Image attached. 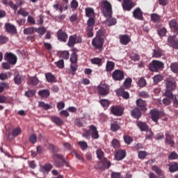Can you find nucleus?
<instances>
[{
    "instance_id": "nucleus-1",
    "label": "nucleus",
    "mask_w": 178,
    "mask_h": 178,
    "mask_svg": "<svg viewBox=\"0 0 178 178\" xmlns=\"http://www.w3.org/2000/svg\"><path fill=\"white\" fill-rule=\"evenodd\" d=\"M86 17H89L87 22V27L86 29L87 35L89 38L94 37V26H95V19L94 17L95 16V12L92 8H86Z\"/></svg>"
},
{
    "instance_id": "nucleus-2",
    "label": "nucleus",
    "mask_w": 178,
    "mask_h": 178,
    "mask_svg": "<svg viewBox=\"0 0 178 178\" xmlns=\"http://www.w3.org/2000/svg\"><path fill=\"white\" fill-rule=\"evenodd\" d=\"M52 159L51 161L54 166L56 168H63L65 165L67 168H69V163L66 161L65 158H63V155L60 154H54L52 155Z\"/></svg>"
},
{
    "instance_id": "nucleus-3",
    "label": "nucleus",
    "mask_w": 178,
    "mask_h": 178,
    "mask_svg": "<svg viewBox=\"0 0 178 178\" xmlns=\"http://www.w3.org/2000/svg\"><path fill=\"white\" fill-rule=\"evenodd\" d=\"M100 6L104 16H111L112 15V4L108 0L101 1Z\"/></svg>"
},
{
    "instance_id": "nucleus-4",
    "label": "nucleus",
    "mask_w": 178,
    "mask_h": 178,
    "mask_svg": "<svg viewBox=\"0 0 178 178\" xmlns=\"http://www.w3.org/2000/svg\"><path fill=\"white\" fill-rule=\"evenodd\" d=\"M164 64L162 61L154 60L149 65V69L151 72H158L159 69L163 68Z\"/></svg>"
},
{
    "instance_id": "nucleus-5",
    "label": "nucleus",
    "mask_w": 178,
    "mask_h": 178,
    "mask_svg": "<svg viewBox=\"0 0 178 178\" xmlns=\"http://www.w3.org/2000/svg\"><path fill=\"white\" fill-rule=\"evenodd\" d=\"M104 42H105L104 38H95L92 39V44L95 49H99V51H101L104 47Z\"/></svg>"
},
{
    "instance_id": "nucleus-6",
    "label": "nucleus",
    "mask_w": 178,
    "mask_h": 178,
    "mask_svg": "<svg viewBox=\"0 0 178 178\" xmlns=\"http://www.w3.org/2000/svg\"><path fill=\"white\" fill-rule=\"evenodd\" d=\"M165 86L166 90H176V87H177L176 83V80H175L174 77H168L165 79Z\"/></svg>"
},
{
    "instance_id": "nucleus-7",
    "label": "nucleus",
    "mask_w": 178,
    "mask_h": 178,
    "mask_svg": "<svg viewBox=\"0 0 178 178\" xmlns=\"http://www.w3.org/2000/svg\"><path fill=\"white\" fill-rule=\"evenodd\" d=\"M97 92L102 97H106L109 94V86L106 84H101L97 86Z\"/></svg>"
},
{
    "instance_id": "nucleus-8",
    "label": "nucleus",
    "mask_w": 178,
    "mask_h": 178,
    "mask_svg": "<svg viewBox=\"0 0 178 178\" xmlns=\"http://www.w3.org/2000/svg\"><path fill=\"white\" fill-rule=\"evenodd\" d=\"M122 6L123 10L130 12V10H131V9L136 6V3H134V2H133L131 0H123Z\"/></svg>"
},
{
    "instance_id": "nucleus-9",
    "label": "nucleus",
    "mask_w": 178,
    "mask_h": 178,
    "mask_svg": "<svg viewBox=\"0 0 178 178\" xmlns=\"http://www.w3.org/2000/svg\"><path fill=\"white\" fill-rule=\"evenodd\" d=\"M113 80L122 81L124 79V72L120 70H115L112 74Z\"/></svg>"
},
{
    "instance_id": "nucleus-10",
    "label": "nucleus",
    "mask_w": 178,
    "mask_h": 178,
    "mask_svg": "<svg viewBox=\"0 0 178 178\" xmlns=\"http://www.w3.org/2000/svg\"><path fill=\"white\" fill-rule=\"evenodd\" d=\"M4 59L11 65H16L17 62V57L13 53H6Z\"/></svg>"
},
{
    "instance_id": "nucleus-11",
    "label": "nucleus",
    "mask_w": 178,
    "mask_h": 178,
    "mask_svg": "<svg viewBox=\"0 0 178 178\" xmlns=\"http://www.w3.org/2000/svg\"><path fill=\"white\" fill-rule=\"evenodd\" d=\"M57 38L61 42H66L68 38L67 33L65 31L60 29L57 32Z\"/></svg>"
},
{
    "instance_id": "nucleus-12",
    "label": "nucleus",
    "mask_w": 178,
    "mask_h": 178,
    "mask_svg": "<svg viewBox=\"0 0 178 178\" xmlns=\"http://www.w3.org/2000/svg\"><path fill=\"white\" fill-rule=\"evenodd\" d=\"M133 17L134 19H136V20H140L143 21L144 20V16L143 15V10L140 7L136 8L134 11H133Z\"/></svg>"
},
{
    "instance_id": "nucleus-13",
    "label": "nucleus",
    "mask_w": 178,
    "mask_h": 178,
    "mask_svg": "<svg viewBox=\"0 0 178 178\" xmlns=\"http://www.w3.org/2000/svg\"><path fill=\"white\" fill-rule=\"evenodd\" d=\"M136 106L142 112H147V102L141 99H138L136 100Z\"/></svg>"
},
{
    "instance_id": "nucleus-14",
    "label": "nucleus",
    "mask_w": 178,
    "mask_h": 178,
    "mask_svg": "<svg viewBox=\"0 0 178 178\" xmlns=\"http://www.w3.org/2000/svg\"><path fill=\"white\" fill-rule=\"evenodd\" d=\"M149 115L151 116L152 120H153V122H154L155 123H158V120H159L161 113L156 109H153L150 111Z\"/></svg>"
},
{
    "instance_id": "nucleus-15",
    "label": "nucleus",
    "mask_w": 178,
    "mask_h": 178,
    "mask_svg": "<svg viewBox=\"0 0 178 178\" xmlns=\"http://www.w3.org/2000/svg\"><path fill=\"white\" fill-rule=\"evenodd\" d=\"M4 29L6 33H9L10 34H16V33H17V29H16V26L11 24L10 23H6L4 25Z\"/></svg>"
},
{
    "instance_id": "nucleus-16",
    "label": "nucleus",
    "mask_w": 178,
    "mask_h": 178,
    "mask_svg": "<svg viewBox=\"0 0 178 178\" xmlns=\"http://www.w3.org/2000/svg\"><path fill=\"white\" fill-rule=\"evenodd\" d=\"M173 134L170 131L165 132V143L170 145V147H173L175 145V140L173 139Z\"/></svg>"
},
{
    "instance_id": "nucleus-17",
    "label": "nucleus",
    "mask_w": 178,
    "mask_h": 178,
    "mask_svg": "<svg viewBox=\"0 0 178 178\" xmlns=\"http://www.w3.org/2000/svg\"><path fill=\"white\" fill-rule=\"evenodd\" d=\"M176 35L170 36L168 38V43L170 47L174 48V49H178V40H175Z\"/></svg>"
},
{
    "instance_id": "nucleus-18",
    "label": "nucleus",
    "mask_w": 178,
    "mask_h": 178,
    "mask_svg": "<svg viewBox=\"0 0 178 178\" xmlns=\"http://www.w3.org/2000/svg\"><path fill=\"white\" fill-rule=\"evenodd\" d=\"M89 130L91 134V137L93 140H98L99 138V134H98V130H97V127L95 125H90L89 127Z\"/></svg>"
},
{
    "instance_id": "nucleus-19",
    "label": "nucleus",
    "mask_w": 178,
    "mask_h": 178,
    "mask_svg": "<svg viewBox=\"0 0 178 178\" xmlns=\"http://www.w3.org/2000/svg\"><path fill=\"white\" fill-rule=\"evenodd\" d=\"M111 113L115 116H122L123 115V108L120 106H113L111 107Z\"/></svg>"
},
{
    "instance_id": "nucleus-20",
    "label": "nucleus",
    "mask_w": 178,
    "mask_h": 178,
    "mask_svg": "<svg viewBox=\"0 0 178 178\" xmlns=\"http://www.w3.org/2000/svg\"><path fill=\"white\" fill-rule=\"evenodd\" d=\"M116 161H123L126 158V150L118 149L115 154Z\"/></svg>"
},
{
    "instance_id": "nucleus-21",
    "label": "nucleus",
    "mask_w": 178,
    "mask_h": 178,
    "mask_svg": "<svg viewBox=\"0 0 178 178\" xmlns=\"http://www.w3.org/2000/svg\"><path fill=\"white\" fill-rule=\"evenodd\" d=\"M106 17V24L108 27H111L112 26H115L118 22L116 21V18L112 17V14H110L108 16H104Z\"/></svg>"
},
{
    "instance_id": "nucleus-22",
    "label": "nucleus",
    "mask_w": 178,
    "mask_h": 178,
    "mask_svg": "<svg viewBox=\"0 0 178 178\" xmlns=\"http://www.w3.org/2000/svg\"><path fill=\"white\" fill-rule=\"evenodd\" d=\"M54 168V165L49 163H47L44 165V166H42L40 168V172L42 173H49L51 170H52V168Z\"/></svg>"
},
{
    "instance_id": "nucleus-23",
    "label": "nucleus",
    "mask_w": 178,
    "mask_h": 178,
    "mask_svg": "<svg viewBox=\"0 0 178 178\" xmlns=\"http://www.w3.org/2000/svg\"><path fill=\"white\" fill-rule=\"evenodd\" d=\"M169 26H170V29H172V30H173L175 34L178 35V23H177V21H176V19H172L169 22Z\"/></svg>"
},
{
    "instance_id": "nucleus-24",
    "label": "nucleus",
    "mask_w": 178,
    "mask_h": 178,
    "mask_svg": "<svg viewBox=\"0 0 178 178\" xmlns=\"http://www.w3.org/2000/svg\"><path fill=\"white\" fill-rule=\"evenodd\" d=\"M102 168L101 170H106L108 168H111V161H108L106 158H103L101 161Z\"/></svg>"
},
{
    "instance_id": "nucleus-25",
    "label": "nucleus",
    "mask_w": 178,
    "mask_h": 178,
    "mask_svg": "<svg viewBox=\"0 0 178 178\" xmlns=\"http://www.w3.org/2000/svg\"><path fill=\"white\" fill-rule=\"evenodd\" d=\"M45 79L47 83H56V77L51 72L45 73Z\"/></svg>"
},
{
    "instance_id": "nucleus-26",
    "label": "nucleus",
    "mask_w": 178,
    "mask_h": 178,
    "mask_svg": "<svg viewBox=\"0 0 178 178\" xmlns=\"http://www.w3.org/2000/svg\"><path fill=\"white\" fill-rule=\"evenodd\" d=\"M131 115L134 119H140L141 118V111L138 108H136L131 111Z\"/></svg>"
},
{
    "instance_id": "nucleus-27",
    "label": "nucleus",
    "mask_w": 178,
    "mask_h": 178,
    "mask_svg": "<svg viewBox=\"0 0 178 178\" xmlns=\"http://www.w3.org/2000/svg\"><path fill=\"white\" fill-rule=\"evenodd\" d=\"M152 169L154 172L156 173L159 178H165V174L163 173V171H162V170L159 168V167L156 165H153L152 167Z\"/></svg>"
},
{
    "instance_id": "nucleus-28",
    "label": "nucleus",
    "mask_w": 178,
    "mask_h": 178,
    "mask_svg": "<svg viewBox=\"0 0 178 178\" xmlns=\"http://www.w3.org/2000/svg\"><path fill=\"white\" fill-rule=\"evenodd\" d=\"M130 36L128 35H123L120 37V41L122 45H127L130 42Z\"/></svg>"
},
{
    "instance_id": "nucleus-29",
    "label": "nucleus",
    "mask_w": 178,
    "mask_h": 178,
    "mask_svg": "<svg viewBox=\"0 0 178 178\" xmlns=\"http://www.w3.org/2000/svg\"><path fill=\"white\" fill-rule=\"evenodd\" d=\"M79 50H77V49L76 48H73L72 49V54H71L70 60L71 62V63H77V54L76 52H77Z\"/></svg>"
},
{
    "instance_id": "nucleus-30",
    "label": "nucleus",
    "mask_w": 178,
    "mask_h": 178,
    "mask_svg": "<svg viewBox=\"0 0 178 178\" xmlns=\"http://www.w3.org/2000/svg\"><path fill=\"white\" fill-rule=\"evenodd\" d=\"M25 79H26L25 76L19 75V74H17L16 76L14 77L15 84H17V86H20L23 80H24Z\"/></svg>"
},
{
    "instance_id": "nucleus-31",
    "label": "nucleus",
    "mask_w": 178,
    "mask_h": 178,
    "mask_svg": "<svg viewBox=\"0 0 178 178\" xmlns=\"http://www.w3.org/2000/svg\"><path fill=\"white\" fill-rule=\"evenodd\" d=\"M136 124L141 131H148V125L145 122L138 121Z\"/></svg>"
},
{
    "instance_id": "nucleus-32",
    "label": "nucleus",
    "mask_w": 178,
    "mask_h": 178,
    "mask_svg": "<svg viewBox=\"0 0 178 178\" xmlns=\"http://www.w3.org/2000/svg\"><path fill=\"white\" fill-rule=\"evenodd\" d=\"M38 94V95H40V97H43V98H48V97L51 95V92L48 89H43V90H39Z\"/></svg>"
},
{
    "instance_id": "nucleus-33",
    "label": "nucleus",
    "mask_w": 178,
    "mask_h": 178,
    "mask_svg": "<svg viewBox=\"0 0 178 178\" xmlns=\"http://www.w3.org/2000/svg\"><path fill=\"white\" fill-rule=\"evenodd\" d=\"M51 120L53 123H55L56 126H62L63 124V120L60 119V118L53 116L51 118Z\"/></svg>"
},
{
    "instance_id": "nucleus-34",
    "label": "nucleus",
    "mask_w": 178,
    "mask_h": 178,
    "mask_svg": "<svg viewBox=\"0 0 178 178\" xmlns=\"http://www.w3.org/2000/svg\"><path fill=\"white\" fill-rule=\"evenodd\" d=\"M115 69V63L113 61H107L106 65V72H112Z\"/></svg>"
},
{
    "instance_id": "nucleus-35",
    "label": "nucleus",
    "mask_w": 178,
    "mask_h": 178,
    "mask_svg": "<svg viewBox=\"0 0 178 178\" xmlns=\"http://www.w3.org/2000/svg\"><path fill=\"white\" fill-rule=\"evenodd\" d=\"M29 84H31V86H37L38 83H40V80H38V78L37 76H31L29 78Z\"/></svg>"
},
{
    "instance_id": "nucleus-36",
    "label": "nucleus",
    "mask_w": 178,
    "mask_h": 178,
    "mask_svg": "<svg viewBox=\"0 0 178 178\" xmlns=\"http://www.w3.org/2000/svg\"><path fill=\"white\" fill-rule=\"evenodd\" d=\"M13 102V99L10 98L9 99L8 97L1 95L0 96V104H12Z\"/></svg>"
},
{
    "instance_id": "nucleus-37",
    "label": "nucleus",
    "mask_w": 178,
    "mask_h": 178,
    "mask_svg": "<svg viewBox=\"0 0 178 178\" xmlns=\"http://www.w3.org/2000/svg\"><path fill=\"white\" fill-rule=\"evenodd\" d=\"M76 44V35H70L67 42L68 47H73Z\"/></svg>"
},
{
    "instance_id": "nucleus-38",
    "label": "nucleus",
    "mask_w": 178,
    "mask_h": 178,
    "mask_svg": "<svg viewBox=\"0 0 178 178\" xmlns=\"http://www.w3.org/2000/svg\"><path fill=\"white\" fill-rule=\"evenodd\" d=\"M150 17L153 23H159L161 22V16L156 13L151 14Z\"/></svg>"
},
{
    "instance_id": "nucleus-39",
    "label": "nucleus",
    "mask_w": 178,
    "mask_h": 178,
    "mask_svg": "<svg viewBox=\"0 0 178 178\" xmlns=\"http://www.w3.org/2000/svg\"><path fill=\"white\" fill-rule=\"evenodd\" d=\"M35 33V28L28 27L24 29V34L25 35H30L31 34H34Z\"/></svg>"
},
{
    "instance_id": "nucleus-40",
    "label": "nucleus",
    "mask_w": 178,
    "mask_h": 178,
    "mask_svg": "<svg viewBox=\"0 0 178 178\" xmlns=\"http://www.w3.org/2000/svg\"><path fill=\"white\" fill-rule=\"evenodd\" d=\"M78 67L77 63H71L70 72L72 76H74Z\"/></svg>"
},
{
    "instance_id": "nucleus-41",
    "label": "nucleus",
    "mask_w": 178,
    "mask_h": 178,
    "mask_svg": "<svg viewBox=\"0 0 178 178\" xmlns=\"http://www.w3.org/2000/svg\"><path fill=\"white\" fill-rule=\"evenodd\" d=\"M92 65H97V66H102V59L100 58H93L90 60Z\"/></svg>"
},
{
    "instance_id": "nucleus-42",
    "label": "nucleus",
    "mask_w": 178,
    "mask_h": 178,
    "mask_svg": "<svg viewBox=\"0 0 178 178\" xmlns=\"http://www.w3.org/2000/svg\"><path fill=\"white\" fill-rule=\"evenodd\" d=\"M163 51L161 49H156L153 51V57L154 58H161L162 56V54Z\"/></svg>"
},
{
    "instance_id": "nucleus-43",
    "label": "nucleus",
    "mask_w": 178,
    "mask_h": 178,
    "mask_svg": "<svg viewBox=\"0 0 178 178\" xmlns=\"http://www.w3.org/2000/svg\"><path fill=\"white\" fill-rule=\"evenodd\" d=\"M35 32L40 34V35H44V34L47 33V29L45 27H39L38 29L35 28Z\"/></svg>"
},
{
    "instance_id": "nucleus-44",
    "label": "nucleus",
    "mask_w": 178,
    "mask_h": 178,
    "mask_svg": "<svg viewBox=\"0 0 178 178\" xmlns=\"http://www.w3.org/2000/svg\"><path fill=\"white\" fill-rule=\"evenodd\" d=\"M39 106L40 108H43V109H44V111H48V109H51V106L48 104H45V102H39Z\"/></svg>"
},
{
    "instance_id": "nucleus-45",
    "label": "nucleus",
    "mask_w": 178,
    "mask_h": 178,
    "mask_svg": "<svg viewBox=\"0 0 178 178\" xmlns=\"http://www.w3.org/2000/svg\"><path fill=\"white\" fill-rule=\"evenodd\" d=\"M120 129V127L119 126V124H118V122H112L111 124V130L112 131H118V130H119Z\"/></svg>"
},
{
    "instance_id": "nucleus-46",
    "label": "nucleus",
    "mask_w": 178,
    "mask_h": 178,
    "mask_svg": "<svg viewBox=\"0 0 178 178\" xmlns=\"http://www.w3.org/2000/svg\"><path fill=\"white\" fill-rule=\"evenodd\" d=\"M169 170L171 172V173H173L175 172H177L178 170V163H174L172 165H170Z\"/></svg>"
},
{
    "instance_id": "nucleus-47",
    "label": "nucleus",
    "mask_w": 178,
    "mask_h": 178,
    "mask_svg": "<svg viewBox=\"0 0 178 178\" xmlns=\"http://www.w3.org/2000/svg\"><path fill=\"white\" fill-rule=\"evenodd\" d=\"M78 145H79V147H80L81 149H82V151H86V149H87V148H88V145L84 141L78 142Z\"/></svg>"
},
{
    "instance_id": "nucleus-48",
    "label": "nucleus",
    "mask_w": 178,
    "mask_h": 178,
    "mask_svg": "<svg viewBox=\"0 0 178 178\" xmlns=\"http://www.w3.org/2000/svg\"><path fill=\"white\" fill-rule=\"evenodd\" d=\"M55 65L58 69H63L65 67V61L63 59H60L58 61L55 63Z\"/></svg>"
},
{
    "instance_id": "nucleus-49",
    "label": "nucleus",
    "mask_w": 178,
    "mask_h": 178,
    "mask_svg": "<svg viewBox=\"0 0 178 178\" xmlns=\"http://www.w3.org/2000/svg\"><path fill=\"white\" fill-rule=\"evenodd\" d=\"M20 133H22V129L18 127L13 130L12 136L13 137H17V136H19V134H20Z\"/></svg>"
},
{
    "instance_id": "nucleus-50",
    "label": "nucleus",
    "mask_w": 178,
    "mask_h": 178,
    "mask_svg": "<svg viewBox=\"0 0 178 178\" xmlns=\"http://www.w3.org/2000/svg\"><path fill=\"white\" fill-rule=\"evenodd\" d=\"M104 35H105V29L102 28L97 31L96 38H102Z\"/></svg>"
},
{
    "instance_id": "nucleus-51",
    "label": "nucleus",
    "mask_w": 178,
    "mask_h": 178,
    "mask_svg": "<svg viewBox=\"0 0 178 178\" xmlns=\"http://www.w3.org/2000/svg\"><path fill=\"white\" fill-rule=\"evenodd\" d=\"M100 104L103 106V108H108L111 103L108 101V99H102L100 100Z\"/></svg>"
},
{
    "instance_id": "nucleus-52",
    "label": "nucleus",
    "mask_w": 178,
    "mask_h": 178,
    "mask_svg": "<svg viewBox=\"0 0 178 178\" xmlns=\"http://www.w3.org/2000/svg\"><path fill=\"white\" fill-rule=\"evenodd\" d=\"M172 91H174V90L167 89L165 90V92L164 95L165 97H167V98H169L170 99H172V98H173L175 97L173 95V93L172 92Z\"/></svg>"
},
{
    "instance_id": "nucleus-53",
    "label": "nucleus",
    "mask_w": 178,
    "mask_h": 178,
    "mask_svg": "<svg viewBox=\"0 0 178 178\" xmlns=\"http://www.w3.org/2000/svg\"><path fill=\"white\" fill-rule=\"evenodd\" d=\"M153 80L154 81V83H161V81H162L163 80V77L161 76V75H155L154 77H153Z\"/></svg>"
},
{
    "instance_id": "nucleus-54",
    "label": "nucleus",
    "mask_w": 178,
    "mask_h": 178,
    "mask_svg": "<svg viewBox=\"0 0 178 178\" xmlns=\"http://www.w3.org/2000/svg\"><path fill=\"white\" fill-rule=\"evenodd\" d=\"M124 141L126 143V144H128V145H130L131 143H133V138H131L129 136H124Z\"/></svg>"
},
{
    "instance_id": "nucleus-55",
    "label": "nucleus",
    "mask_w": 178,
    "mask_h": 178,
    "mask_svg": "<svg viewBox=\"0 0 178 178\" xmlns=\"http://www.w3.org/2000/svg\"><path fill=\"white\" fill-rule=\"evenodd\" d=\"M111 144L113 148H115V149L120 147V143L119 142V140H118V139H113Z\"/></svg>"
},
{
    "instance_id": "nucleus-56",
    "label": "nucleus",
    "mask_w": 178,
    "mask_h": 178,
    "mask_svg": "<svg viewBox=\"0 0 178 178\" xmlns=\"http://www.w3.org/2000/svg\"><path fill=\"white\" fill-rule=\"evenodd\" d=\"M146 136H145V139L146 140H152V137H154V132L151 130H147L146 131Z\"/></svg>"
},
{
    "instance_id": "nucleus-57",
    "label": "nucleus",
    "mask_w": 178,
    "mask_h": 178,
    "mask_svg": "<svg viewBox=\"0 0 178 178\" xmlns=\"http://www.w3.org/2000/svg\"><path fill=\"white\" fill-rule=\"evenodd\" d=\"M177 158H178V154L175 152H171L170 154L168 156V159L170 161L177 159Z\"/></svg>"
},
{
    "instance_id": "nucleus-58",
    "label": "nucleus",
    "mask_w": 178,
    "mask_h": 178,
    "mask_svg": "<svg viewBox=\"0 0 178 178\" xmlns=\"http://www.w3.org/2000/svg\"><path fill=\"white\" fill-rule=\"evenodd\" d=\"M170 70L173 73H178V64L177 63H172L170 65Z\"/></svg>"
},
{
    "instance_id": "nucleus-59",
    "label": "nucleus",
    "mask_w": 178,
    "mask_h": 178,
    "mask_svg": "<svg viewBox=\"0 0 178 178\" xmlns=\"http://www.w3.org/2000/svg\"><path fill=\"white\" fill-rule=\"evenodd\" d=\"M17 15H21L22 16H24V17H26L29 16V13L27 11L24 10V9H23V8H20L17 11Z\"/></svg>"
},
{
    "instance_id": "nucleus-60",
    "label": "nucleus",
    "mask_w": 178,
    "mask_h": 178,
    "mask_svg": "<svg viewBox=\"0 0 178 178\" xmlns=\"http://www.w3.org/2000/svg\"><path fill=\"white\" fill-rule=\"evenodd\" d=\"M167 30L165 28H161L158 31V34L160 37H165L166 35Z\"/></svg>"
},
{
    "instance_id": "nucleus-61",
    "label": "nucleus",
    "mask_w": 178,
    "mask_h": 178,
    "mask_svg": "<svg viewBox=\"0 0 178 178\" xmlns=\"http://www.w3.org/2000/svg\"><path fill=\"white\" fill-rule=\"evenodd\" d=\"M60 55L63 59H67L70 56V54L67 51H61Z\"/></svg>"
},
{
    "instance_id": "nucleus-62",
    "label": "nucleus",
    "mask_w": 178,
    "mask_h": 178,
    "mask_svg": "<svg viewBox=\"0 0 178 178\" xmlns=\"http://www.w3.org/2000/svg\"><path fill=\"white\" fill-rule=\"evenodd\" d=\"M148 155L145 151L138 152V158L139 159H145V157Z\"/></svg>"
},
{
    "instance_id": "nucleus-63",
    "label": "nucleus",
    "mask_w": 178,
    "mask_h": 178,
    "mask_svg": "<svg viewBox=\"0 0 178 178\" xmlns=\"http://www.w3.org/2000/svg\"><path fill=\"white\" fill-rule=\"evenodd\" d=\"M35 94V90H29L25 92V95L29 98H31V97H34Z\"/></svg>"
},
{
    "instance_id": "nucleus-64",
    "label": "nucleus",
    "mask_w": 178,
    "mask_h": 178,
    "mask_svg": "<svg viewBox=\"0 0 178 178\" xmlns=\"http://www.w3.org/2000/svg\"><path fill=\"white\" fill-rule=\"evenodd\" d=\"M29 141L31 144H35L37 143V136L35 134H31L29 136Z\"/></svg>"
}]
</instances>
